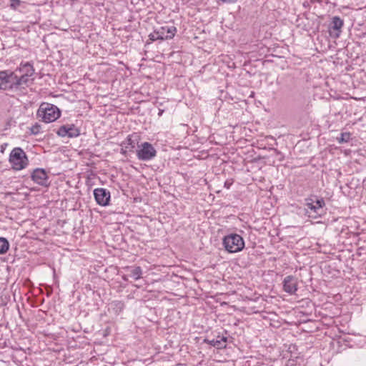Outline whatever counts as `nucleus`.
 <instances>
[{
  "instance_id": "f257e3e1",
  "label": "nucleus",
  "mask_w": 366,
  "mask_h": 366,
  "mask_svg": "<svg viewBox=\"0 0 366 366\" xmlns=\"http://www.w3.org/2000/svg\"><path fill=\"white\" fill-rule=\"evenodd\" d=\"M60 114L61 112L56 106L46 102L42 103L37 111L38 117L46 123L54 122Z\"/></svg>"
},
{
  "instance_id": "f03ea898",
  "label": "nucleus",
  "mask_w": 366,
  "mask_h": 366,
  "mask_svg": "<svg viewBox=\"0 0 366 366\" xmlns=\"http://www.w3.org/2000/svg\"><path fill=\"white\" fill-rule=\"evenodd\" d=\"M223 245L230 253L242 251L244 247V241L242 236L237 234H229L223 238Z\"/></svg>"
},
{
  "instance_id": "7ed1b4c3",
  "label": "nucleus",
  "mask_w": 366,
  "mask_h": 366,
  "mask_svg": "<svg viewBox=\"0 0 366 366\" xmlns=\"http://www.w3.org/2000/svg\"><path fill=\"white\" fill-rule=\"evenodd\" d=\"M9 162L14 170H21L27 166L29 160L25 152L20 147H16L10 153Z\"/></svg>"
},
{
  "instance_id": "20e7f679",
  "label": "nucleus",
  "mask_w": 366,
  "mask_h": 366,
  "mask_svg": "<svg viewBox=\"0 0 366 366\" xmlns=\"http://www.w3.org/2000/svg\"><path fill=\"white\" fill-rule=\"evenodd\" d=\"M307 213L310 217L316 219L325 214V202L323 198L316 197L315 200L312 199H306Z\"/></svg>"
},
{
  "instance_id": "39448f33",
  "label": "nucleus",
  "mask_w": 366,
  "mask_h": 366,
  "mask_svg": "<svg viewBox=\"0 0 366 366\" xmlns=\"http://www.w3.org/2000/svg\"><path fill=\"white\" fill-rule=\"evenodd\" d=\"M157 155V151L152 144L145 142L138 145L137 157L141 161H149Z\"/></svg>"
},
{
  "instance_id": "423d86ee",
  "label": "nucleus",
  "mask_w": 366,
  "mask_h": 366,
  "mask_svg": "<svg viewBox=\"0 0 366 366\" xmlns=\"http://www.w3.org/2000/svg\"><path fill=\"white\" fill-rule=\"evenodd\" d=\"M15 71L10 70L0 71V89H14Z\"/></svg>"
},
{
  "instance_id": "0eeeda50",
  "label": "nucleus",
  "mask_w": 366,
  "mask_h": 366,
  "mask_svg": "<svg viewBox=\"0 0 366 366\" xmlns=\"http://www.w3.org/2000/svg\"><path fill=\"white\" fill-rule=\"evenodd\" d=\"M94 197L97 204L106 207L109 204L111 194L105 188H97L94 190Z\"/></svg>"
},
{
  "instance_id": "6e6552de",
  "label": "nucleus",
  "mask_w": 366,
  "mask_h": 366,
  "mask_svg": "<svg viewBox=\"0 0 366 366\" xmlns=\"http://www.w3.org/2000/svg\"><path fill=\"white\" fill-rule=\"evenodd\" d=\"M56 134L58 136L61 137H67L69 138H74L80 135V130L74 124H67L61 126L58 129Z\"/></svg>"
},
{
  "instance_id": "1a4fd4ad",
  "label": "nucleus",
  "mask_w": 366,
  "mask_h": 366,
  "mask_svg": "<svg viewBox=\"0 0 366 366\" xmlns=\"http://www.w3.org/2000/svg\"><path fill=\"white\" fill-rule=\"evenodd\" d=\"M282 284L283 290L290 295H294L297 291V279L295 276L285 277Z\"/></svg>"
},
{
  "instance_id": "9d476101",
  "label": "nucleus",
  "mask_w": 366,
  "mask_h": 366,
  "mask_svg": "<svg viewBox=\"0 0 366 366\" xmlns=\"http://www.w3.org/2000/svg\"><path fill=\"white\" fill-rule=\"evenodd\" d=\"M31 179L35 183L38 184L39 185L47 186L49 184L48 175L45 169H35L31 173Z\"/></svg>"
},
{
  "instance_id": "9b49d317",
  "label": "nucleus",
  "mask_w": 366,
  "mask_h": 366,
  "mask_svg": "<svg viewBox=\"0 0 366 366\" xmlns=\"http://www.w3.org/2000/svg\"><path fill=\"white\" fill-rule=\"evenodd\" d=\"M157 30L160 40L171 39L174 36L177 32L175 26L169 25L162 26L157 29Z\"/></svg>"
},
{
  "instance_id": "f8f14e48",
  "label": "nucleus",
  "mask_w": 366,
  "mask_h": 366,
  "mask_svg": "<svg viewBox=\"0 0 366 366\" xmlns=\"http://www.w3.org/2000/svg\"><path fill=\"white\" fill-rule=\"evenodd\" d=\"M204 342L217 349H224L227 346V337L218 335L217 339H204Z\"/></svg>"
},
{
  "instance_id": "ddd939ff",
  "label": "nucleus",
  "mask_w": 366,
  "mask_h": 366,
  "mask_svg": "<svg viewBox=\"0 0 366 366\" xmlns=\"http://www.w3.org/2000/svg\"><path fill=\"white\" fill-rule=\"evenodd\" d=\"M30 77L31 76H26L24 74H21V76H19L16 74V71H15L14 89H19L21 88H24V86H28L29 81L33 80L30 79Z\"/></svg>"
},
{
  "instance_id": "4468645a",
  "label": "nucleus",
  "mask_w": 366,
  "mask_h": 366,
  "mask_svg": "<svg viewBox=\"0 0 366 366\" xmlns=\"http://www.w3.org/2000/svg\"><path fill=\"white\" fill-rule=\"evenodd\" d=\"M14 71H16V73L19 71L21 74L29 76H32L34 74V66L30 62H21Z\"/></svg>"
},
{
  "instance_id": "2eb2a0df",
  "label": "nucleus",
  "mask_w": 366,
  "mask_h": 366,
  "mask_svg": "<svg viewBox=\"0 0 366 366\" xmlns=\"http://www.w3.org/2000/svg\"><path fill=\"white\" fill-rule=\"evenodd\" d=\"M110 306L114 314L118 315L124 310L125 304L121 300H114L110 303Z\"/></svg>"
},
{
  "instance_id": "dca6fc26",
  "label": "nucleus",
  "mask_w": 366,
  "mask_h": 366,
  "mask_svg": "<svg viewBox=\"0 0 366 366\" xmlns=\"http://www.w3.org/2000/svg\"><path fill=\"white\" fill-rule=\"evenodd\" d=\"M343 20L339 16H334L332 19L330 28L333 30L340 32L341 28L343 26Z\"/></svg>"
},
{
  "instance_id": "f3484780",
  "label": "nucleus",
  "mask_w": 366,
  "mask_h": 366,
  "mask_svg": "<svg viewBox=\"0 0 366 366\" xmlns=\"http://www.w3.org/2000/svg\"><path fill=\"white\" fill-rule=\"evenodd\" d=\"M142 269L140 267H133L130 269V274L129 276L134 278L135 280H137L142 277Z\"/></svg>"
},
{
  "instance_id": "a211bd4d",
  "label": "nucleus",
  "mask_w": 366,
  "mask_h": 366,
  "mask_svg": "<svg viewBox=\"0 0 366 366\" xmlns=\"http://www.w3.org/2000/svg\"><path fill=\"white\" fill-rule=\"evenodd\" d=\"M9 248V243L4 237H0V254H5Z\"/></svg>"
},
{
  "instance_id": "6ab92c4d",
  "label": "nucleus",
  "mask_w": 366,
  "mask_h": 366,
  "mask_svg": "<svg viewBox=\"0 0 366 366\" xmlns=\"http://www.w3.org/2000/svg\"><path fill=\"white\" fill-rule=\"evenodd\" d=\"M351 134L350 132H342L340 137H337V140L340 144L347 143L350 139Z\"/></svg>"
},
{
  "instance_id": "aec40b11",
  "label": "nucleus",
  "mask_w": 366,
  "mask_h": 366,
  "mask_svg": "<svg viewBox=\"0 0 366 366\" xmlns=\"http://www.w3.org/2000/svg\"><path fill=\"white\" fill-rule=\"evenodd\" d=\"M122 144L125 146L126 149H129V151H132V149L135 148V143L129 136L122 143Z\"/></svg>"
},
{
  "instance_id": "412c9836",
  "label": "nucleus",
  "mask_w": 366,
  "mask_h": 366,
  "mask_svg": "<svg viewBox=\"0 0 366 366\" xmlns=\"http://www.w3.org/2000/svg\"><path fill=\"white\" fill-rule=\"evenodd\" d=\"M41 125L36 123L30 128L31 134L34 135L39 134L41 132Z\"/></svg>"
},
{
  "instance_id": "4be33fe9",
  "label": "nucleus",
  "mask_w": 366,
  "mask_h": 366,
  "mask_svg": "<svg viewBox=\"0 0 366 366\" xmlns=\"http://www.w3.org/2000/svg\"><path fill=\"white\" fill-rule=\"evenodd\" d=\"M149 40L152 41H154L156 40H160V37L159 36V34H157V30L155 29L153 33H151L149 35Z\"/></svg>"
},
{
  "instance_id": "5701e85b",
  "label": "nucleus",
  "mask_w": 366,
  "mask_h": 366,
  "mask_svg": "<svg viewBox=\"0 0 366 366\" xmlns=\"http://www.w3.org/2000/svg\"><path fill=\"white\" fill-rule=\"evenodd\" d=\"M271 150H272L274 154L278 157V160L280 162H282L284 160V155L282 154L281 152H280L278 149L275 148H270Z\"/></svg>"
},
{
  "instance_id": "b1692460",
  "label": "nucleus",
  "mask_w": 366,
  "mask_h": 366,
  "mask_svg": "<svg viewBox=\"0 0 366 366\" xmlns=\"http://www.w3.org/2000/svg\"><path fill=\"white\" fill-rule=\"evenodd\" d=\"M21 4L20 0H10V6L14 9H16Z\"/></svg>"
},
{
  "instance_id": "393cba45",
  "label": "nucleus",
  "mask_w": 366,
  "mask_h": 366,
  "mask_svg": "<svg viewBox=\"0 0 366 366\" xmlns=\"http://www.w3.org/2000/svg\"><path fill=\"white\" fill-rule=\"evenodd\" d=\"M232 184V181L227 180L224 182V187H226L227 189H229V187H231Z\"/></svg>"
},
{
  "instance_id": "a878e982",
  "label": "nucleus",
  "mask_w": 366,
  "mask_h": 366,
  "mask_svg": "<svg viewBox=\"0 0 366 366\" xmlns=\"http://www.w3.org/2000/svg\"><path fill=\"white\" fill-rule=\"evenodd\" d=\"M129 151V149H126L125 146L122 144V148L121 149V153L126 154V153Z\"/></svg>"
},
{
  "instance_id": "bb28decb",
  "label": "nucleus",
  "mask_w": 366,
  "mask_h": 366,
  "mask_svg": "<svg viewBox=\"0 0 366 366\" xmlns=\"http://www.w3.org/2000/svg\"><path fill=\"white\" fill-rule=\"evenodd\" d=\"M163 110H159V115H162Z\"/></svg>"
}]
</instances>
